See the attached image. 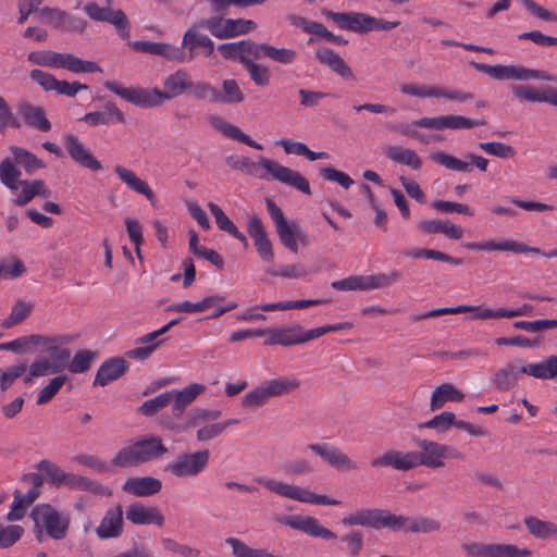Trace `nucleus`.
I'll list each match as a JSON object with an SVG mask.
<instances>
[{
	"instance_id": "10",
	"label": "nucleus",
	"mask_w": 557,
	"mask_h": 557,
	"mask_svg": "<svg viewBox=\"0 0 557 557\" xmlns=\"http://www.w3.org/2000/svg\"><path fill=\"white\" fill-rule=\"evenodd\" d=\"M209 459L210 451L208 449L190 454L183 453L169 462L164 467V471L176 478H195L207 469Z\"/></svg>"
},
{
	"instance_id": "34",
	"label": "nucleus",
	"mask_w": 557,
	"mask_h": 557,
	"mask_svg": "<svg viewBox=\"0 0 557 557\" xmlns=\"http://www.w3.org/2000/svg\"><path fill=\"white\" fill-rule=\"evenodd\" d=\"M224 299V296L222 295H211L202 298L198 302H191L188 300L182 301V302H175L170 306H168V311H175V312H183V313H196V312H202L207 310L208 308L214 306L218 301H221Z\"/></svg>"
},
{
	"instance_id": "18",
	"label": "nucleus",
	"mask_w": 557,
	"mask_h": 557,
	"mask_svg": "<svg viewBox=\"0 0 557 557\" xmlns=\"http://www.w3.org/2000/svg\"><path fill=\"white\" fill-rule=\"evenodd\" d=\"M387 510L384 509H360L344 517L342 523L347 527L361 525L372 529H383L386 527Z\"/></svg>"
},
{
	"instance_id": "54",
	"label": "nucleus",
	"mask_w": 557,
	"mask_h": 557,
	"mask_svg": "<svg viewBox=\"0 0 557 557\" xmlns=\"http://www.w3.org/2000/svg\"><path fill=\"white\" fill-rule=\"evenodd\" d=\"M298 223L290 222L286 223L283 226L276 228L277 235L280 237L281 243L290 251H298V244L296 242V233H297Z\"/></svg>"
},
{
	"instance_id": "40",
	"label": "nucleus",
	"mask_w": 557,
	"mask_h": 557,
	"mask_svg": "<svg viewBox=\"0 0 557 557\" xmlns=\"http://www.w3.org/2000/svg\"><path fill=\"white\" fill-rule=\"evenodd\" d=\"M10 150L14 157V161L22 165L28 174H34L38 169L46 168V164L27 149L11 146Z\"/></svg>"
},
{
	"instance_id": "50",
	"label": "nucleus",
	"mask_w": 557,
	"mask_h": 557,
	"mask_svg": "<svg viewBox=\"0 0 557 557\" xmlns=\"http://www.w3.org/2000/svg\"><path fill=\"white\" fill-rule=\"evenodd\" d=\"M62 53L51 50L32 51L28 53V61L48 67H59Z\"/></svg>"
},
{
	"instance_id": "11",
	"label": "nucleus",
	"mask_w": 557,
	"mask_h": 557,
	"mask_svg": "<svg viewBox=\"0 0 557 557\" xmlns=\"http://www.w3.org/2000/svg\"><path fill=\"white\" fill-rule=\"evenodd\" d=\"M70 358V349H62L50 352L49 357H37L29 366V372L24 376V382L28 384L34 380V377L47 376L62 372L64 369H66Z\"/></svg>"
},
{
	"instance_id": "26",
	"label": "nucleus",
	"mask_w": 557,
	"mask_h": 557,
	"mask_svg": "<svg viewBox=\"0 0 557 557\" xmlns=\"http://www.w3.org/2000/svg\"><path fill=\"white\" fill-rule=\"evenodd\" d=\"M81 120L90 126H98L113 122L125 123V115L113 102H107L102 111L86 113Z\"/></svg>"
},
{
	"instance_id": "36",
	"label": "nucleus",
	"mask_w": 557,
	"mask_h": 557,
	"mask_svg": "<svg viewBox=\"0 0 557 557\" xmlns=\"http://www.w3.org/2000/svg\"><path fill=\"white\" fill-rule=\"evenodd\" d=\"M527 374L540 380L557 379V356H549L539 363H525Z\"/></svg>"
},
{
	"instance_id": "25",
	"label": "nucleus",
	"mask_w": 557,
	"mask_h": 557,
	"mask_svg": "<svg viewBox=\"0 0 557 557\" xmlns=\"http://www.w3.org/2000/svg\"><path fill=\"white\" fill-rule=\"evenodd\" d=\"M162 488V482L153 476L129 478L123 485V491L139 497L158 494Z\"/></svg>"
},
{
	"instance_id": "57",
	"label": "nucleus",
	"mask_w": 557,
	"mask_h": 557,
	"mask_svg": "<svg viewBox=\"0 0 557 557\" xmlns=\"http://www.w3.org/2000/svg\"><path fill=\"white\" fill-rule=\"evenodd\" d=\"M346 543V549L349 557H358L363 549V534L360 530H354L341 537Z\"/></svg>"
},
{
	"instance_id": "44",
	"label": "nucleus",
	"mask_w": 557,
	"mask_h": 557,
	"mask_svg": "<svg viewBox=\"0 0 557 557\" xmlns=\"http://www.w3.org/2000/svg\"><path fill=\"white\" fill-rule=\"evenodd\" d=\"M28 338V347L40 348L41 351L47 354L54 352L57 350H62L61 345L63 344L62 336H46L40 334H30L27 335Z\"/></svg>"
},
{
	"instance_id": "21",
	"label": "nucleus",
	"mask_w": 557,
	"mask_h": 557,
	"mask_svg": "<svg viewBox=\"0 0 557 557\" xmlns=\"http://www.w3.org/2000/svg\"><path fill=\"white\" fill-rule=\"evenodd\" d=\"M17 112L24 123L40 132H49L52 127L42 107L35 106L27 100H20L16 104Z\"/></svg>"
},
{
	"instance_id": "45",
	"label": "nucleus",
	"mask_w": 557,
	"mask_h": 557,
	"mask_svg": "<svg viewBox=\"0 0 557 557\" xmlns=\"http://www.w3.org/2000/svg\"><path fill=\"white\" fill-rule=\"evenodd\" d=\"M481 309V307H473L469 305H459L457 307H450V308H437L432 309L422 313H411L409 315L410 321L418 322L421 320H425L429 318H437L445 314H457V313H465V312H471L474 310Z\"/></svg>"
},
{
	"instance_id": "35",
	"label": "nucleus",
	"mask_w": 557,
	"mask_h": 557,
	"mask_svg": "<svg viewBox=\"0 0 557 557\" xmlns=\"http://www.w3.org/2000/svg\"><path fill=\"white\" fill-rule=\"evenodd\" d=\"M245 100L244 92L235 79H224L222 83V91L215 88L213 102L225 104H237Z\"/></svg>"
},
{
	"instance_id": "63",
	"label": "nucleus",
	"mask_w": 557,
	"mask_h": 557,
	"mask_svg": "<svg viewBox=\"0 0 557 557\" xmlns=\"http://www.w3.org/2000/svg\"><path fill=\"white\" fill-rule=\"evenodd\" d=\"M283 471L288 475H306L312 473L314 468L309 460L299 458L284 462Z\"/></svg>"
},
{
	"instance_id": "19",
	"label": "nucleus",
	"mask_w": 557,
	"mask_h": 557,
	"mask_svg": "<svg viewBox=\"0 0 557 557\" xmlns=\"http://www.w3.org/2000/svg\"><path fill=\"white\" fill-rule=\"evenodd\" d=\"M465 247L470 250H485V251H510L513 253H525V252H541L540 248L531 247L522 242L515 239H506L500 242L486 240V242H471L466 243Z\"/></svg>"
},
{
	"instance_id": "62",
	"label": "nucleus",
	"mask_w": 557,
	"mask_h": 557,
	"mask_svg": "<svg viewBox=\"0 0 557 557\" xmlns=\"http://www.w3.org/2000/svg\"><path fill=\"white\" fill-rule=\"evenodd\" d=\"M34 503H26V496L21 491L15 490L13 493V502L11 504V511L8 513L7 519L9 521L21 520L25 516V510L28 506Z\"/></svg>"
},
{
	"instance_id": "20",
	"label": "nucleus",
	"mask_w": 557,
	"mask_h": 557,
	"mask_svg": "<svg viewBox=\"0 0 557 557\" xmlns=\"http://www.w3.org/2000/svg\"><path fill=\"white\" fill-rule=\"evenodd\" d=\"M129 368L128 362L122 357H113L101 363L94 380V386H107L123 376Z\"/></svg>"
},
{
	"instance_id": "61",
	"label": "nucleus",
	"mask_w": 557,
	"mask_h": 557,
	"mask_svg": "<svg viewBox=\"0 0 557 557\" xmlns=\"http://www.w3.org/2000/svg\"><path fill=\"white\" fill-rule=\"evenodd\" d=\"M24 534V529L17 524L4 527L0 523V547L8 548L15 544Z\"/></svg>"
},
{
	"instance_id": "41",
	"label": "nucleus",
	"mask_w": 557,
	"mask_h": 557,
	"mask_svg": "<svg viewBox=\"0 0 557 557\" xmlns=\"http://www.w3.org/2000/svg\"><path fill=\"white\" fill-rule=\"evenodd\" d=\"M22 173L14 165L10 158H5L0 162V182L11 190H17L22 181Z\"/></svg>"
},
{
	"instance_id": "39",
	"label": "nucleus",
	"mask_w": 557,
	"mask_h": 557,
	"mask_svg": "<svg viewBox=\"0 0 557 557\" xmlns=\"http://www.w3.org/2000/svg\"><path fill=\"white\" fill-rule=\"evenodd\" d=\"M35 305L33 302L18 299L13 305L10 314L2 320L1 327L9 330L14 325L21 324L32 314Z\"/></svg>"
},
{
	"instance_id": "49",
	"label": "nucleus",
	"mask_w": 557,
	"mask_h": 557,
	"mask_svg": "<svg viewBox=\"0 0 557 557\" xmlns=\"http://www.w3.org/2000/svg\"><path fill=\"white\" fill-rule=\"evenodd\" d=\"M444 128L449 129H469L475 126H484L487 124L485 119L473 120L462 115H443Z\"/></svg>"
},
{
	"instance_id": "3",
	"label": "nucleus",
	"mask_w": 557,
	"mask_h": 557,
	"mask_svg": "<svg viewBox=\"0 0 557 557\" xmlns=\"http://www.w3.org/2000/svg\"><path fill=\"white\" fill-rule=\"evenodd\" d=\"M226 163L235 170H240L249 175L258 176L267 180L265 174H258V169L262 168L272 180L278 181L285 185L292 186L306 195H311V188L308 180L299 172L280 164L277 161L261 158L258 162L252 161L248 157L230 156Z\"/></svg>"
},
{
	"instance_id": "1",
	"label": "nucleus",
	"mask_w": 557,
	"mask_h": 557,
	"mask_svg": "<svg viewBox=\"0 0 557 557\" xmlns=\"http://www.w3.org/2000/svg\"><path fill=\"white\" fill-rule=\"evenodd\" d=\"M190 75L185 70H177L169 75L163 83V90L158 88L145 89L123 87L115 81H107L103 86L120 96L125 101L143 108L160 106L164 100H171L188 90Z\"/></svg>"
},
{
	"instance_id": "23",
	"label": "nucleus",
	"mask_w": 557,
	"mask_h": 557,
	"mask_svg": "<svg viewBox=\"0 0 557 557\" xmlns=\"http://www.w3.org/2000/svg\"><path fill=\"white\" fill-rule=\"evenodd\" d=\"M123 531V510L117 505L114 509H109L96 529L98 537L102 540L117 537Z\"/></svg>"
},
{
	"instance_id": "17",
	"label": "nucleus",
	"mask_w": 557,
	"mask_h": 557,
	"mask_svg": "<svg viewBox=\"0 0 557 557\" xmlns=\"http://www.w3.org/2000/svg\"><path fill=\"white\" fill-rule=\"evenodd\" d=\"M64 147L70 157L81 166L91 171H99L102 169L100 161L85 147V145L73 134L64 136Z\"/></svg>"
},
{
	"instance_id": "27",
	"label": "nucleus",
	"mask_w": 557,
	"mask_h": 557,
	"mask_svg": "<svg viewBox=\"0 0 557 557\" xmlns=\"http://www.w3.org/2000/svg\"><path fill=\"white\" fill-rule=\"evenodd\" d=\"M206 389V386L199 383L190 384L181 391L173 392L172 413L175 418H181L187 406H189L198 395Z\"/></svg>"
},
{
	"instance_id": "56",
	"label": "nucleus",
	"mask_w": 557,
	"mask_h": 557,
	"mask_svg": "<svg viewBox=\"0 0 557 557\" xmlns=\"http://www.w3.org/2000/svg\"><path fill=\"white\" fill-rule=\"evenodd\" d=\"M479 148L491 156L502 159L513 158L516 154L513 147L499 141L480 143Z\"/></svg>"
},
{
	"instance_id": "33",
	"label": "nucleus",
	"mask_w": 557,
	"mask_h": 557,
	"mask_svg": "<svg viewBox=\"0 0 557 557\" xmlns=\"http://www.w3.org/2000/svg\"><path fill=\"white\" fill-rule=\"evenodd\" d=\"M386 157L397 163L408 165L413 170H420L422 161L414 150L401 146H389L385 150Z\"/></svg>"
},
{
	"instance_id": "6",
	"label": "nucleus",
	"mask_w": 557,
	"mask_h": 557,
	"mask_svg": "<svg viewBox=\"0 0 557 557\" xmlns=\"http://www.w3.org/2000/svg\"><path fill=\"white\" fill-rule=\"evenodd\" d=\"M300 387V381L294 376H280L261 383L249 391L242 400L244 408H259L273 397L288 395Z\"/></svg>"
},
{
	"instance_id": "8",
	"label": "nucleus",
	"mask_w": 557,
	"mask_h": 557,
	"mask_svg": "<svg viewBox=\"0 0 557 557\" xmlns=\"http://www.w3.org/2000/svg\"><path fill=\"white\" fill-rule=\"evenodd\" d=\"M256 481L276 495L300 503L331 506H337L341 504V502L337 499L330 498L326 495L315 494L310 490L302 488L295 484H288L264 476H259L256 479Z\"/></svg>"
},
{
	"instance_id": "14",
	"label": "nucleus",
	"mask_w": 557,
	"mask_h": 557,
	"mask_svg": "<svg viewBox=\"0 0 557 557\" xmlns=\"http://www.w3.org/2000/svg\"><path fill=\"white\" fill-rule=\"evenodd\" d=\"M278 521L284 525L301 531L312 537H321L324 540L337 539V535L333 531L323 527L318 519L310 516H284Z\"/></svg>"
},
{
	"instance_id": "29",
	"label": "nucleus",
	"mask_w": 557,
	"mask_h": 557,
	"mask_svg": "<svg viewBox=\"0 0 557 557\" xmlns=\"http://www.w3.org/2000/svg\"><path fill=\"white\" fill-rule=\"evenodd\" d=\"M463 398L465 394L451 383H443L432 392L430 409L436 411L443 408L447 401L459 403Z\"/></svg>"
},
{
	"instance_id": "2",
	"label": "nucleus",
	"mask_w": 557,
	"mask_h": 557,
	"mask_svg": "<svg viewBox=\"0 0 557 557\" xmlns=\"http://www.w3.org/2000/svg\"><path fill=\"white\" fill-rule=\"evenodd\" d=\"M412 442L421 451L388 450L382 456L372 459L370 462L371 467H391L398 471H408L419 466H425L431 469L444 467L442 444L417 436H412Z\"/></svg>"
},
{
	"instance_id": "51",
	"label": "nucleus",
	"mask_w": 557,
	"mask_h": 557,
	"mask_svg": "<svg viewBox=\"0 0 557 557\" xmlns=\"http://www.w3.org/2000/svg\"><path fill=\"white\" fill-rule=\"evenodd\" d=\"M23 482L32 485L30 490L24 494L26 496V503H35L41 495V486L44 485L45 478L41 472H28L21 476Z\"/></svg>"
},
{
	"instance_id": "42",
	"label": "nucleus",
	"mask_w": 557,
	"mask_h": 557,
	"mask_svg": "<svg viewBox=\"0 0 557 557\" xmlns=\"http://www.w3.org/2000/svg\"><path fill=\"white\" fill-rule=\"evenodd\" d=\"M35 468L42 473L52 486L60 487L64 483L65 472L49 459H42L35 465Z\"/></svg>"
},
{
	"instance_id": "55",
	"label": "nucleus",
	"mask_w": 557,
	"mask_h": 557,
	"mask_svg": "<svg viewBox=\"0 0 557 557\" xmlns=\"http://www.w3.org/2000/svg\"><path fill=\"white\" fill-rule=\"evenodd\" d=\"M532 550L513 544L494 543L493 557H531Z\"/></svg>"
},
{
	"instance_id": "47",
	"label": "nucleus",
	"mask_w": 557,
	"mask_h": 557,
	"mask_svg": "<svg viewBox=\"0 0 557 557\" xmlns=\"http://www.w3.org/2000/svg\"><path fill=\"white\" fill-rule=\"evenodd\" d=\"M219 128L221 129L223 135H225L228 138L238 140V141H240L251 148L258 149V150L263 149V147L260 144H258L257 141L251 139L239 127H237L233 124H230L227 122H220Z\"/></svg>"
},
{
	"instance_id": "13",
	"label": "nucleus",
	"mask_w": 557,
	"mask_h": 557,
	"mask_svg": "<svg viewBox=\"0 0 557 557\" xmlns=\"http://www.w3.org/2000/svg\"><path fill=\"white\" fill-rule=\"evenodd\" d=\"M307 448L337 471H356L359 469L356 461L334 445L314 443L309 444Z\"/></svg>"
},
{
	"instance_id": "32",
	"label": "nucleus",
	"mask_w": 557,
	"mask_h": 557,
	"mask_svg": "<svg viewBox=\"0 0 557 557\" xmlns=\"http://www.w3.org/2000/svg\"><path fill=\"white\" fill-rule=\"evenodd\" d=\"M524 525L530 534L540 540H557V524L530 516L524 518Z\"/></svg>"
},
{
	"instance_id": "28",
	"label": "nucleus",
	"mask_w": 557,
	"mask_h": 557,
	"mask_svg": "<svg viewBox=\"0 0 557 557\" xmlns=\"http://www.w3.org/2000/svg\"><path fill=\"white\" fill-rule=\"evenodd\" d=\"M114 172L132 190L140 195H144L151 205H154V193L145 181L140 180L136 175L134 171L126 169L122 165H116L114 168Z\"/></svg>"
},
{
	"instance_id": "24",
	"label": "nucleus",
	"mask_w": 557,
	"mask_h": 557,
	"mask_svg": "<svg viewBox=\"0 0 557 557\" xmlns=\"http://www.w3.org/2000/svg\"><path fill=\"white\" fill-rule=\"evenodd\" d=\"M318 61L329 66L333 72L347 81H354L355 76L345 60L331 48H319L315 52Z\"/></svg>"
},
{
	"instance_id": "12",
	"label": "nucleus",
	"mask_w": 557,
	"mask_h": 557,
	"mask_svg": "<svg viewBox=\"0 0 557 557\" xmlns=\"http://www.w3.org/2000/svg\"><path fill=\"white\" fill-rule=\"evenodd\" d=\"M309 334H311L310 330L304 331L300 324L264 329V336H267L264 344L268 346L281 345L285 347L300 345L312 341Z\"/></svg>"
},
{
	"instance_id": "22",
	"label": "nucleus",
	"mask_w": 557,
	"mask_h": 557,
	"mask_svg": "<svg viewBox=\"0 0 557 557\" xmlns=\"http://www.w3.org/2000/svg\"><path fill=\"white\" fill-rule=\"evenodd\" d=\"M126 519L134 524H164V517L157 507H146L140 503H134L126 509Z\"/></svg>"
},
{
	"instance_id": "5",
	"label": "nucleus",
	"mask_w": 557,
	"mask_h": 557,
	"mask_svg": "<svg viewBox=\"0 0 557 557\" xmlns=\"http://www.w3.org/2000/svg\"><path fill=\"white\" fill-rule=\"evenodd\" d=\"M169 453L161 437L145 435L117 451L111 463L115 467L127 468L139 466L162 458Z\"/></svg>"
},
{
	"instance_id": "48",
	"label": "nucleus",
	"mask_w": 557,
	"mask_h": 557,
	"mask_svg": "<svg viewBox=\"0 0 557 557\" xmlns=\"http://www.w3.org/2000/svg\"><path fill=\"white\" fill-rule=\"evenodd\" d=\"M224 24L227 38L245 35L257 28L252 20L245 18H225Z\"/></svg>"
},
{
	"instance_id": "58",
	"label": "nucleus",
	"mask_w": 557,
	"mask_h": 557,
	"mask_svg": "<svg viewBox=\"0 0 557 557\" xmlns=\"http://www.w3.org/2000/svg\"><path fill=\"white\" fill-rule=\"evenodd\" d=\"M66 381L65 375H59L50 380L49 384L46 385L38 394L36 404L44 405L50 401L61 389Z\"/></svg>"
},
{
	"instance_id": "31",
	"label": "nucleus",
	"mask_w": 557,
	"mask_h": 557,
	"mask_svg": "<svg viewBox=\"0 0 557 557\" xmlns=\"http://www.w3.org/2000/svg\"><path fill=\"white\" fill-rule=\"evenodd\" d=\"M20 186L22 187V193L14 199V203L18 207L26 206L36 196L48 198L51 195L42 180L22 181Z\"/></svg>"
},
{
	"instance_id": "38",
	"label": "nucleus",
	"mask_w": 557,
	"mask_h": 557,
	"mask_svg": "<svg viewBox=\"0 0 557 557\" xmlns=\"http://www.w3.org/2000/svg\"><path fill=\"white\" fill-rule=\"evenodd\" d=\"M208 207L211 214L215 219L218 227L221 231L226 232L227 234L232 235L233 237L242 242L245 246H247L248 243L246 236L236 227V225L228 219V216L223 212V210L213 202H209Z\"/></svg>"
},
{
	"instance_id": "53",
	"label": "nucleus",
	"mask_w": 557,
	"mask_h": 557,
	"mask_svg": "<svg viewBox=\"0 0 557 557\" xmlns=\"http://www.w3.org/2000/svg\"><path fill=\"white\" fill-rule=\"evenodd\" d=\"M95 357V352L90 350H79L74 355L72 360H69L66 368L72 373H84L90 368V363Z\"/></svg>"
},
{
	"instance_id": "15",
	"label": "nucleus",
	"mask_w": 557,
	"mask_h": 557,
	"mask_svg": "<svg viewBox=\"0 0 557 557\" xmlns=\"http://www.w3.org/2000/svg\"><path fill=\"white\" fill-rule=\"evenodd\" d=\"M466 157L469 159V162L443 151L433 152L430 156L431 160L435 163L457 172H470L473 166H476L481 172L487 170L488 160L486 158L474 153H468Z\"/></svg>"
},
{
	"instance_id": "46",
	"label": "nucleus",
	"mask_w": 557,
	"mask_h": 557,
	"mask_svg": "<svg viewBox=\"0 0 557 557\" xmlns=\"http://www.w3.org/2000/svg\"><path fill=\"white\" fill-rule=\"evenodd\" d=\"M173 399V392L159 394L154 398L145 400L137 409L138 413L145 417H152L164 409Z\"/></svg>"
},
{
	"instance_id": "64",
	"label": "nucleus",
	"mask_w": 557,
	"mask_h": 557,
	"mask_svg": "<svg viewBox=\"0 0 557 557\" xmlns=\"http://www.w3.org/2000/svg\"><path fill=\"white\" fill-rule=\"evenodd\" d=\"M267 58L274 62L288 65L296 61L297 52L293 49L276 48L274 46L268 45Z\"/></svg>"
},
{
	"instance_id": "7",
	"label": "nucleus",
	"mask_w": 557,
	"mask_h": 557,
	"mask_svg": "<svg viewBox=\"0 0 557 557\" xmlns=\"http://www.w3.org/2000/svg\"><path fill=\"white\" fill-rule=\"evenodd\" d=\"M326 17L332 20L339 28L367 34L373 30H391L396 28L399 21H385L361 12H333L327 11Z\"/></svg>"
},
{
	"instance_id": "52",
	"label": "nucleus",
	"mask_w": 557,
	"mask_h": 557,
	"mask_svg": "<svg viewBox=\"0 0 557 557\" xmlns=\"http://www.w3.org/2000/svg\"><path fill=\"white\" fill-rule=\"evenodd\" d=\"M191 97L197 100H209L213 102L215 87L208 82L189 79L188 90Z\"/></svg>"
},
{
	"instance_id": "37",
	"label": "nucleus",
	"mask_w": 557,
	"mask_h": 557,
	"mask_svg": "<svg viewBox=\"0 0 557 557\" xmlns=\"http://www.w3.org/2000/svg\"><path fill=\"white\" fill-rule=\"evenodd\" d=\"M59 69H65L76 74L101 72V67L97 63L79 59L72 53H62Z\"/></svg>"
},
{
	"instance_id": "60",
	"label": "nucleus",
	"mask_w": 557,
	"mask_h": 557,
	"mask_svg": "<svg viewBox=\"0 0 557 557\" xmlns=\"http://www.w3.org/2000/svg\"><path fill=\"white\" fill-rule=\"evenodd\" d=\"M461 549L467 557H493L494 543L467 542Z\"/></svg>"
},
{
	"instance_id": "16",
	"label": "nucleus",
	"mask_w": 557,
	"mask_h": 557,
	"mask_svg": "<svg viewBox=\"0 0 557 557\" xmlns=\"http://www.w3.org/2000/svg\"><path fill=\"white\" fill-rule=\"evenodd\" d=\"M522 374H527L525 364L521 360L515 359L497 369L491 382L498 392H508L518 385Z\"/></svg>"
},
{
	"instance_id": "30",
	"label": "nucleus",
	"mask_w": 557,
	"mask_h": 557,
	"mask_svg": "<svg viewBox=\"0 0 557 557\" xmlns=\"http://www.w3.org/2000/svg\"><path fill=\"white\" fill-rule=\"evenodd\" d=\"M197 24L190 28L187 29V32L183 36L182 45L183 47L187 48L190 52L189 58H194L195 49L200 47L203 49V54L206 57H210L214 51V44L213 41L203 34L198 33L197 30Z\"/></svg>"
},
{
	"instance_id": "59",
	"label": "nucleus",
	"mask_w": 557,
	"mask_h": 557,
	"mask_svg": "<svg viewBox=\"0 0 557 557\" xmlns=\"http://www.w3.org/2000/svg\"><path fill=\"white\" fill-rule=\"evenodd\" d=\"M455 423V413L451 411H443L434 416L431 420L419 424V428L436 429L438 432L449 430Z\"/></svg>"
},
{
	"instance_id": "43",
	"label": "nucleus",
	"mask_w": 557,
	"mask_h": 557,
	"mask_svg": "<svg viewBox=\"0 0 557 557\" xmlns=\"http://www.w3.org/2000/svg\"><path fill=\"white\" fill-rule=\"evenodd\" d=\"M240 64L247 70L256 86L265 87L270 84L271 73L267 66L255 63L250 58H240Z\"/></svg>"
},
{
	"instance_id": "9",
	"label": "nucleus",
	"mask_w": 557,
	"mask_h": 557,
	"mask_svg": "<svg viewBox=\"0 0 557 557\" xmlns=\"http://www.w3.org/2000/svg\"><path fill=\"white\" fill-rule=\"evenodd\" d=\"M469 65L474 67L476 71L487 74L497 81H529V79H542L548 82H556V77L548 74L545 71L527 69L520 65H488L485 63H479L475 61L469 62Z\"/></svg>"
},
{
	"instance_id": "4",
	"label": "nucleus",
	"mask_w": 557,
	"mask_h": 557,
	"mask_svg": "<svg viewBox=\"0 0 557 557\" xmlns=\"http://www.w3.org/2000/svg\"><path fill=\"white\" fill-rule=\"evenodd\" d=\"M29 518L34 522L35 539L41 543L47 537L61 541L66 537L71 517L66 511H60L48 503L37 504L30 510Z\"/></svg>"
}]
</instances>
